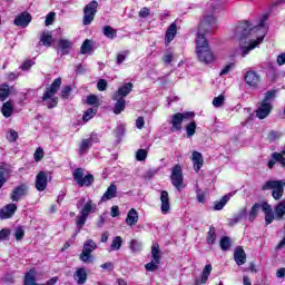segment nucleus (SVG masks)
Masks as SVG:
<instances>
[{
    "mask_svg": "<svg viewBox=\"0 0 285 285\" xmlns=\"http://www.w3.org/2000/svg\"><path fill=\"white\" fill-rule=\"evenodd\" d=\"M55 17H56V13L55 12H49L46 17V26H52V23H55Z\"/></svg>",
    "mask_w": 285,
    "mask_h": 285,
    "instance_id": "obj_55",
    "label": "nucleus"
},
{
    "mask_svg": "<svg viewBox=\"0 0 285 285\" xmlns=\"http://www.w3.org/2000/svg\"><path fill=\"white\" fill-rule=\"evenodd\" d=\"M30 21H32V17L30 16V13L23 12L14 19L13 23L19 28H28Z\"/></svg>",
    "mask_w": 285,
    "mask_h": 285,
    "instance_id": "obj_16",
    "label": "nucleus"
},
{
    "mask_svg": "<svg viewBox=\"0 0 285 285\" xmlns=\"http://www.w3.org/2000/svg\"><path fill=\"white\" fill-rule=\"evenodd\" d=\"M90 148H92V138L81 140L79 147V155H87Z\"/></svg>",
    "mask_w": 285,
    "mask_h": 285,
    "instance_id": "obj_30",
    "label": "nucleus"
},
{
    "mask_svg": "<svg viewBox=\"0 0 285 285\" xmlns=\"http://www.w3.org/2000/svg\"><path fill=\"white\" fill-rule=\"evenodd\" d=\"M216 22L217 18H215L213 13L205 14L198 27L197 35H200V37H205V35H208V32L213 31V28H215Z\"/></svg>",
    "mask_w": 285,
    "mask_h": 285,
    "instance_id": "obj_7",
    "label": "nucleus"
},
{
    "mask_svg": "<svg viewBox=\"0 0 285 285\" xmlns=\"http://www.w3.org/2000/svg\"><path fill=\"white\" fill-rule=\"evenodd\" d=\"M215 239H217V234L215 232V227L210 226L209 232L207 233V244H215Z\"/></svg>",
    "mask_w": 285,
    "mask_h": 285,
    "instance_id": "obj_43",
    "label": "nucleus"
},
{
    "mask_svg": "<svg viewBox=\"0 0 285 285\" xmlns=\"http://www.w3.org/2000/svg\"><path fill=\"white\" fill-rule=\"evenodd\" d=\"M73 179L78 184V186H80V188H83V186H92V184H95V176L88 174L83 177L82 168H77L73 171Z\"/></svg>",
    "mask_w": 285,
    "mask_h": 285,
    "instance_id": "obj_10",
    "label": "nucleus"
},
{
    "mask_svg": "<svg viewBox=\"0 0 285 285\" xmlns=\"http://www.w3.org/2000/svg\"><path fill=\"white\" fill-rule=\"evenodd\" d=\"M196 53L198 61H200V63H205V66L215 63V60L217 59L213 50H210L208 40L205 36H202V33L196 36Z\"/></svg>",
    "mask_w": 285,
    "mask_h": 285,
    "instance_id": "obj_2",
    "label": "nucleus"
},
{
    "mask_svg": "<svg viewBox=\"0 0 285 285\" xmlns=\"http://www.w3.org/2000/svg\"><path fill=\"white\" fill-rule=\"evenodd\" d=\"M40 43L47 48H50V46H52V33L50 31H43L40 37Z\"/></svg>",
    "mask_w": 285,
    "mask_h": 285,
    "instance_id": "obj_33",
    "label": "nucleus"
},
{
    "mask_svg": "<svg viewBox=\"0 0 285 285\" xmlns=\"http://www.w3.org/2000/svg\"><path fill=\"white\" fill-rule=\"evenodd\" d=\"M189 119H195V112L193 111H187V112H177L171 116V120L169 124H171V131L177 132L181 130V124L184 121H188Z\"/></svg>",
    "mask_w": 285,
    "mask_h": 285,
    "instance_id": "obj_6",
    "label": "nucleus"
},
{
    "mask_svg": "<svg viewBox=\"0 0 285 285\" xmlns=\"http://www.w3.org/2000/svg\"><path fill=\"white\" fill-rule=\"evenodd\" d=\"M70 92H72V88L70 86H66L62 88L60 92V97L62 99H68V97H70Z\"/></svg>",
    "mask_w": 285,
    "mask_h": 285,
    "instance_id": "obj_53",
    "label": "nucleus"
},
{
    "mask_svg": "<svg viewBox=\"0 0 285 285\" xmlns=\"http://www.w3.org/2000/svg\"><path fill=\"white\" fill-rule=\"evenodd\" d=\"M170 179L176 189L181 190V188H184V171H181L180 165H175L173 167Z\"/></svg>",
    "mask_w": 285,
    "mask_h": 285,
    "instance_id": "obj_11",
    "label": "nucleus"
},
{
    "mask_svg": "<svg viewBox=\"0 0 285 285\" xmlns=\"http://www.w3.org/2000/svg\"><path fill=\"white\" fill-rule=\"evenodd\" d=\"M7 139L8 141L14 142L19 139V134L14 129H11L7 134Z\"/></svg>",
    "mask_w": 285,
    "mask_h": 285,
    "instance_id": "obj_52",
    "label": "nucleus"
},
{
    "mask_svg": "<svg viewBox=\"0 0 285 285\" xmlns=\"http://www.w3.org/2000/svg\"><path fill=\"white\" fill-rule=\"evenodd\" d=\"M185 130H186L187 137H189V138L193 137L195 135V132L197 131V122H195V121L189 122L185 127Z\"/></svg>",
    "mask_w": 285,
    "mask_h": 285,
    "instance_id": "obj_41",
    "label": "nucleus"
},
{
    "mask_svg": "<svg viewBox=\"0 0 285 285\" xmlns=\"http://www.w3.org/2000/svg\"><path fill=\"white\" fill-rule=\"evenodd\" d=\"M10 97V87L8 85L0 86V101H6Z\"/></svg>",
    "mask_w": 285,
    "mask_h": 285,
    "instance_id": "obj_39",
    "label": "nucleus"
},
{
    "mask_svg": "<svg viewBox=\"0 0 285 285\" xmlns=\"http://www.w3.org/2000/svg\"><path fill=\"white\" fill-rule=\"evenodd\" d=\"M10 237V229H1L0 230V242L3 239H8Z\"/></svg>",
    "mask_w": 285,
    "mask_h": 285,
    "instance_id": "obj_61",
    "label": "nucleus"
},
{
    "mask_svg": "<svg viewBox=\"0 0 285 285\" xmlns=\"http://www.w3.org/2000/svg\"><path fill=\"white\" fill-rule=\"evenodd\" d=\"M37 284V272L35 269H30L24 275V285H36Z\"/></svg>",
    "mask_w": 285,
    "mask_h": 285,
    "instance_id": "obj_31",
    "label": "nucleus"
},
{
    "mask_svg": "<svg viewBox=\"0 0 285 285\" xmlns=\"http://www.w3.org/2000/svg\"><path fill=\"white\" fill-rule=\"evenodd\" d=\"M276 61H277L278 66H285V53L278 55Z\"/></svg>",
    "mask_w": 285,
    "mask_h": 285,
    "instance_id": "obj_64",
    "label": "nucleus"
},
{
    "mask_svg": "<svg viewBox=\"0 0 285 285\" xmlns=\"http://www.w3.org/2000/svg\"><path fill=\"white\" fill-rule=\"evenodd\" d=\"M77 208H81V210L80 216L76 218V225L78 228L76 230V235L81 233V228H83V226L86 225V219H88V215H90V213L97 212V204H95L91 199H88L86 202V198H80L77 202Z\"/></svg>",
    "mask_w": 285,
    "mask_h": 285,
    "instance_id": "obj_3",
    "label": "nucleus"
},
{
    "mask_svg": "<svg viewBox=\"0 0 285 285\" xmlns=\"http://www.w3.org/2000/svg\"><path fill=\"white\" fill-rule=\"evenodd\" d=\"M102 35L107 37V39H115L117 37V31L110 26H105L102 28Z\"/></svg>",
    "mask_w": 285,
    "mask_h": 285,
    "instance_id": "obj_36",
    "label": "nucleus"
},
{
    "mask_svg": "<svg viewBox=\"0 0 285 285\" xmlns=\"http://www.w3.org/2000/svg\"><path fill=\"white\" fill-rule=\"evenodd\" d=\"M59 88H61V78H57L53 80V82L50 85L49 88L43 92L42 101H48V99H52L59 91Z\"/></svg>",
    "mask_w": 285,
    "mask_h": 285,
    "instance_id": "obj_12",
    "label": "nucleus"
},
{
    "mask_svg": "<svg viewBox=\"0 0 285 285\" xmlns=\"http://www.w3.org/2000/svg\"><path fill=\"white\" fill-rule=\"evenodd\" d=\"M86 104H88V106L99 108V98L96 95H90L87 97Z\"/></svg>",
    "mask_w": 285,
    "mask_h": 285,
    "instance_id": "obj_46",
    "label": "nucleus"
},
{
    "mask_svg": "<svg viewBox=\"0 0 285 285\" xmlns=\"http://www.w3.org/2000/svg\"><path fill=\"white\" fill-rule=\"evenodd\" d=\"M230 197H233L232 194L225 195L220 202L215 203L214 205V210H223L224 206H226V204H228V202L230 200Z\"/></svg>",
    "mask_w": 285,
    "mask_h": 285,
    "instance_id": "obj_35",
    "label": "nucleus"
},
{
    "mask_svg": "<svg viewBox=\"0 0 285 285\" xmlns=\"http://www.w3.org/2000/svg\"><path fill=\"white\" fill-rule=\"evenodd\" d=\"M244 79L247 86H250V88H257V85L259 83V75H257L255 71H247Z\"/></svg>",
    "mask_w": 285,
    "mask_h": 285,
    "instance_id": "obj_19",
    "label": "nucleus"
},
{
    "mask_svg": "<svg viewBox=\"0 0 285 285\" xmlns=\"http://www.w3.org/2000/svg\"><path fill=\"white\" fill-rule=\"evenodd\" d=\"M151 257L156 264H159V261L161 259V256L159 255V246H153Z\"/></svg>",
    "mask_w": 285,
    "mask_h": 285,
    "instance_id": "obj_49",
    "label": "nucleus"
},
{
    "mask_svg": "<svg viewBox=\"0 0 285 285\" xmlns=\"http://www.w3.org/2000/svg\"><path fill=\"white\" fill-rule=\"evenodd\" d=\"M210 273H213V265H206L200 276V284H206V282H208V277H210Z\"/></svg>",
    "mask_w": 285,
    "mask_h": 285,
    "instance_id": "obj_34",
    "label": "nucleus"
},
{
    "mask_svg": "<svg viewBox=\"0 0 285 285\" xmlns=\"http://www.w3.org/2000/svg\"><path fill=\"white\" fill-rule=\"evenodd\" d=\"M47 187H48V175L46 174V171H40L36 176V188L40 193H43V190H46Z\"/></svg>",
    "mask_w": 285,
    "mask_h": 285,
    "instance_id": "obj_14",
    "label": "nucleus"
},
{
    "mask_svg": "<svg viewBox=\"0 0 285 285\" xmlns=\"http://www.w3.org/2000/svg\"><path fill=\"white\" fill-rule=\"evenodd\" d=\"M160 210L163 215H168V213H170V197L168 196V191H160Z\"/></svg>",
    "mask_w": 285,
    "mask_h": 285,
    "instance_id": "obj_15",
    "label": "nucleus"
},
{
    "mask_svg": "<svg viewBox=\"0 0 285 285\" xmlns=\"http://www.w3.org/2000/svg\"><path fill=\"white\" fill-rule=\"evenodd\" d=\"M233 66H235L234 63H229L227 66H225L222 70H220V77H224V75H228L229 70H233Z\"/></svg>",
    "mask_w": 285,
    "mask_h": 285,
    "instance_id": "obj_62",
    "label": "nucleus"
},
{
    "mask_svg": "<svg viewBox=\"0 0 285 285\" xmlns=\"http://www.w3.org/2000/svg\"><path fill=\"white\" fill-rule=\"evenodd\" d=\"M92 51V41L86 39L81 45L80 52L81 55H88V52Z\"/></svg>",
    "mask_w": 285,
    "mask_h": 285,
    "instance_id": "obj_42",
    "label": "nucleus"
},
{
    "mask_svg": "<svg viewBox=\"0 0 285 285\" xmlns=\"http://www.w3.org/2000/svg\"><path fill=\"white\" fill-rule=\"evenodd\" d=\"M250 22L243 21L239 22L235 29L234 37L238 39V41H244L247 37H256V40H250L248 47H244L242 51V57H246L250 50H255L256 46H259L264 41V37H266V32H268V27H266V17H264L261 22L252 27Z\"/></svg>",
    "mask_w": 285,
    "mask_h": 285,
    "instance_id": "obj_1",
    "label": "nucleus"
},
{
    "mask_svg": "<svg viewBox=\"0 0 285 285\" xmlns=\"http://www.w3.org/2000/svg\"><path fill=\"white\" fill-rule=\"evenodd\" d=\"M17 213V204H8L0 210L1 219H10Z\"/></svg>",
    "mask_w": 285,
    "mask_h": 285,
    "instance_id": "obj_17",
    "label": "nucleus"
},
{
    "mask_svg": "<svg viewBox=\"0 0 285 285\" xmlns=\"http://www.w3.org/2000/svg\"><path fill=\"white\" fill-rule=\"evenodd\" d=\"M262 210L265 214V224L268 226L273 224L275 219V214L273 213V207L268 203H262Z\"/></svg>",
    "mask_w": 285,
    "mask_h": 285,
    "instance_id": "obj_18",
    "label": "nucleus"
},
{
    "mask_svg": "<svg viewBox=\"0 0 285 285\" xmlns=\"http://www.w3.org/2000/svg\"><path fill=\"white\" fill-rule=\"evenodd\" d=\"M130 248H131L132 253H139V250H141V242H139L137 239H132L130 242Z\"/></svg>",
    "mask_w": 285,
    "mask_h": 285,
    "instance_id": "obj_50",
    "label": "nucleus"
},
{
    "mask_svg": "<svg viewBox=\"0 0 285 285\" xmlns=\"http://www.w3.org/2000/svg\"><path fill=\"white\" fill-rule=\"evenodd\" d=\"M1 112L3 115V117H6V119H8L9 117H12V112H14V105L12 104V101H7L2 105V109Z\"/></svg>",
    "mask_w": 285,
    "mask_h": 285,
    "instance_id": "obj_28",
    "label": "nucleus"
},
{
    "mask_svg": "<svg viewBox=\"0 0 285 285\" xmlns=\"http://www.w3.org/2000/svg\"><path fill=\"white\" fill-rule=\"evenodd\" d=\"M117 197V185L111 184L101 197V202H108L109 199H115Z\"/></svg>",
    "mask_w": 285,
    "mask_h": 285,
    "instance_id": "obj_26",
    "label": "nucleus"
},
{
    "mask_svg": "<svg viewBox=\"0 0 285 285\" xmlns=\"http://www.w3.org/2000/svg\"><path fill=\"white\" fill-rule=\"evenodd\" d=\"M33 157L36 159V161H41V159H43V149L41 147L37 148Z\"/></svg>",
    "mask_w": 285,
    "mask_h": 285,
    "instance_id": "obj_57",
    "label": "nucleus"
},
{
    "mask_svg": "<svg viewBox=\"0 0 285 285\" xmlns=\"http://www.w3.org/2000/svg\"><path fill=\"white\" fill-rule=\"evenodd\" d=\"M97 8H99V3L97 1L89 2L83 9V26H90L92 21H95V14H97Z\"/></svg>",
    "mask_w": 285,
    "mask_h": 285,
    "instance_id": "obj_9",
    "label": "nucleus"
},
{
    "mask_svg": "<svg viewBox=\"0 0 285 285\" xmlns=\"http://www.w3.org/2000/svg\"><path fill=\"white\" fill-rule=\"evenodd\" d=\"M126 57H128V53H126V52L118 53L117 59H116L118 66H121V63L126 61Z\"/></svg>",
    "mask_w": 285,
    "mask_h": 285,
    "instance_id": "obj_59",
    "label": "nucleus"
},
{
    "mask_svg": "<svg viewBox=\"0 0 285 285\" xmlns=\"http://www.w3.org/2000/svg\"><path fill=\"white\" fill-rule=\"evenodd\" d=\"M138 14H139V17H140L141 19H146L147 17L150 16V9L144 7V8L139 11Z\"/></svg>",
    "mask_w": 285,
    "mask_h": 285,
    "instance_id": "obj_58",
    "label": "nucleus"
},
{
    "mask_svg": "<svg viewBox=\"0 0 285 285\" xmlns=\"http://www.w3.org/2000/svg\"><path fill=\"white\" fill-rule=\"evenodd\" d=\"M271 99H275V91H267L265 94L264 100L255 111L258 119H266V117L271 115V110H273V104H271Z\"/></svg>",
    "mask_w": 285,
    "mask_h": 285,
    "instance_id": "obj_4",
    "label": "nucleus"
},
{
    "mask_svg": "<svg viewBox=\"0 0 285 285\" xmlns=\"http://www.w3.org/2000/svg\"><path fill=\"white\" fill-rule=\"evenodd\" d=\"M144 126H146V121L144 120V117H138L136 120V128H138V130H141Z\"/></svg>",
    "mask_w": 285,
    "mask_h": 285,
    "instance_id": "obj_60",
    "label": "nucleus"
},
{
    "mask_svg": "<svg viewBox=\"0 0 285 285\" xmlns=\"http://www.w3.org/2000/svg\"><path fill=\"white\" fill-rule=\"evenodd\" d=\"M146 271L153 273L159 268V263L151 261L150 263L145 265Z\"/></svg>",
    "mask_w": 285,
    "mask_h": 285,
    "instance_id": "obj_51",
    "label": "nucleus"
},
{
    "mask_svg": "<svg viewBox=\"0 0 285 285\" xmlns=\"http://www.w3.org/2000/svg\"><path fill=\"white\" fill-rule=\"evenodd\" d=\"M137 222H139V214L137 213V209L131 208L127 214L126 224L128 226H135Z\"/></svg>",
    "mask_w": 285,
    "mask_h": 285,
    "instance_id": "obj_27",
    "label": "nucleus"
},
{
    "mask_svg": "<svg viewBox=\"0 0 285 285\" xmlns=\"http://www.w3.org/2000/svg\"><path fill=\"white\" fill-rule=\"evenodd\" d=\"M71 48H72V42H70V40L60 39L58 41V52H61L62 55H69Z\"/></svg>",
    "mask_w": 285,
    "mask_h": 285,
    "instance_id": "obj_24",
    "label": "nucleus"
},
{
    "mask_svg": "<svg viewBox=\"0 0 285 285\" xmlns=\"http://www.w3.org/2000/svg\"><path fill=\"white\" fill-rule=\"evenodd\" d=\"M224 101H226V98L224 95H219L213 99V106L214 108H222L224 106Z\"/></svg>",
    "mask_w": 285,
    "mask_h": 285,
    "instance_id": "obj_47",
    "label": "nucleus"
},
{
    "mask_svg": "<svg viewBox=\"0 0 285 285\" xmlns=\"http://www.w3.org/2000/svg\"><path fill=\"white\" fill-rule=\"evenodd\" d=\"M285 150L281 151V153H273L272 154V159H274L275 161H277L278 164H281V166L283 168H285Z\"/></svg>",
    "mask_w": 285,
    "mask_h": 285,
    "instance_id": "obj_37",
    "label": "nucleus"
},
{
    "mask_svg": "<svg viewBox=\"0 0 285 285\" xmlns=\"http://www.w3.org/2000/svg\"><path fill=\"white\" fill-rule=\"evenodd\" d=\"M175 37H177V22H173L165 35V43H170V41H173L175 39Z\"/></svg>",
    "mask_w": 285,
    "mask_h": 285,
    "instance_id": "obj_25",
    "label": "nucleus"
},
{
    "mask_svg": "<svg viewBox=\"0 0 285 285\" xmlns=\"http://www.w3.org/2000/svg\"><path fill=\"white\" fill-rule=\"evenodd\" d=\"M220 248L226 252L230 249V238L228 236H224L220 238Z\"/></svg>",
    "mask_w": 285,
    "mask_h": 285,
    "instance_id": "obj_45",
    "label": "nucleus"
},
{
    "mask_svg": "<svg viewBox=\"0 0 285 285\" xmlns=\"http://www.w3.org/2000/svg\"><path fill=\"white\" fill-rule=\"evenodd\" d=\"M31 66H35V61H32V60H26V61L22 63V70H29Z\"/></svg>",
    "mask_w": 285,
    "mask_h": 285,
    "instance_id": "obj_63",
    "label": "nucleus"
},
{
    "mask_svg": "<svg viewBox=\"0 0 285 285\" xmlns=\"http://www.w3.org/2000/svg\"><path fill=\"white\" fill-rule=\"evenodd\" d=\"M24 235H26V232L23 230L22 227H18L16 229L14 236H16L17 242H21V238L24 237Z\"/></svg>",
    "mask_w": 285,
    "mask_h": 285,
    "instance_id": "obj_56",
    "label": "nucleus"
},
{
    "mask_svg": "<svg viewBox=\"0 0 285 285\" xmlns=\"http://www.w3.org/2000/svg\"><path fill=\"white\" fill-rule=\"evenodd\" d=\"M114 101H116V105L114 107L115 115H121V112L126 110V99L118 98L114 99Z\"/></svg>",
    "mask_w": 285,
    "mask_h": 285,
    "instance_id": "obj_29",
    "label": "nucleus"
},
{
    "mask_svg": "<svg viewBox=\"0 0 285 285\" xmlns=\"http://www.w3.org/2000/svg\"><path fill=\"white\" fill-rule=\"evenodd\" d=\"M132 92V83L127 82L124 86L119 87L112 99H124V97H128V94Z\"/></svg>",
    "mask_w": 285,
    "mask_h": 285,
    "instance_id": "obj_20",
    "label": "nucleus"
},
{
    "mask_svg": "<svg viewBox=\"0 0 285 285\" xmlns=\"http://www.w3.org/2000/svg\"><path fill=\"white\" fill-rule=\"evenodd\" d=\"M95 115H97V108H89L85 111L82 119L83 121H90Z\"/></svg>",
    "mask_w": 285,
    "mask_h": 285,
    "instance_id": "obj_44",
    "label": "nucleus"
},
{
    "mask_svg": "<svg viewBox=\"0 0 285 285\" xmlns=\"http://www.w3.org/2000/svg\"><path fill=\"white\" fill-rule=\"evenodd\" d=\"M73 279L79 285H83L88 281V272L83 267H79L76 269L73 274Z\"/></svg>",
    "mask_w": 285,
    "mask_h": 285,
    "instance_id": "obj_22",
    "label": "nucleus"
},
{
    "mask_svg": "<svg viewBox=\"0 0 285 285\" xmlns=\"http://www.w3.org/2000/svg\"><path fill=\"white\" fill-rule=\"evenodd\" d=\"M97 88L100 92H104L108 89V81H106V79L98 80Z\"/></svg>",
    "mask_w": 285,
    "mask_h": 285,
    "instance_id": "obj_54",
    "label": "nucleus"
},
{
    "mask_svg": "<svg viewBox=\"0 0 285 285\" xmlns=\"http://www.w3.org/2000/svg\"><path fill=\"white\" fill-rule=\"evenodd\" d=\"M234 259L237 266H243V264H246V252H244V248L240 246L236 247L234 252Z\"/></svg>",
    "mask_w": 285,
    "mask_h": 285,
    "instance_id": "obj_23",
    "label": "nucleus"
},
{
    "mask_svg": "<svg viewBox=\"0 0 285 285\" xmlns=\"http://www.w3.org/2000/svg\"><path fill=\"white\" fill-rule=\"evenodd\" d=\"M274 210L276 219H282L285 215V202H281L278 205H276Z\"/></svg>",
    "mask_w": 285,
    "mask_h": 285,
    "instance_id": "obj_38",
    "label": "nucleus"
},
{
    "mask_svg": "<svg viewBox=\"0 0 285 285\" xmlns=\"http://www.w3.org/2000/svg\"><path fill=\"white\" fill-rule=\"evenodd\" d=\"M259 210H262V203L254 204L249 210L248 219L250 222H255V219H257V216L259 215Z\"/></svg>",
    "mask_w": 285,
    "mask_h": 285,
    "instance_id": "obj_32",
    "label": "nucleus"
},
{
    "mask_svg": "<svg viewBox=\"0 0 285 285\" xmlns=\"http://www.w3.org/2000/svg\"><path fill=\"white\" fill-rule=\"evenodd\" d=\"M94 250H97V243L92 239H87L83 243L82 252L79 255L80 262L83 264H92L95 262V256H92Z\"/></svg>",
    "mask_w": 285,
    "mask_h": 285,
    "instance_id": "obj_5",
    "label": "nucleus"
},
{
    "mask_svg": "<svg viewBox=\"0 0 285 285\" xmlns=\"http://www.w3.org/2000/svg\"><path fill=\"white\" fill-rule=\"evenodd\" d=\"M124 244V239H121L120 236H116L114 237L111 245H110V250H119V248H121V245Z\"/></svg>",
    "mask_w": 285,
    "mask_h": 285,
    "instance_id": "obj_40",
    "label": "nucleus"
},
{
    "mask_svg": "<svg viewBox=\"0 0 285 285\" xmlns=\"http://www.w3.org/2000/svg\"><path fill=\"white\" fill-rule=\"evenodd\" d=\"M262 190H273L272 197L276 200L282 199L284 195V187H282V183L277 180H267L263 186Z\"/></svg>",
    "mask_w": 285,
    "mask_h": 285,
    "instance_id": "obj_8",
    "label": "nucleus"
},
{
    "mask_svg": "<svg viewBox=\"0 0 285 285\" xmlns=\"http://www.w3.org/2000/svg\"><path fill=\"white\" fill-rule=\"evenodd\" d=\"M191 160L194 164V170L199 173V170H202V166H204V156L199 151H193Z\"/></svg>",
    "mask_w": 285,
    "mask_h": 285,
    "instance_id": "obj_21",
    "label": "nucleus"
},
{
    "mask_svg": "<svg viewBox=\"0 0 285 285\" xmlns=\"http://www.w3.org/2000/svg\"><path fill=\"white\" fill-rule=\"evenodd\" d=\"M147 157H148V150H146V149H138L136 151V159H137V161H146Z\"/></svg>",
    "mask_w": 285,
    "mask_h": 285,
    "instance_id": "obj_48",
    "label": "nucleus"
},
{
    "mask_svg": "<svg viewBox=\"0 0 285 285\" xmlns=\"http://www.w3.org/2000/svg\"><path fill=\"white\" fill-rule=\"evenodd\" d=\"M26 195H28V186L20 185L12 190L10 194V199L13 202H19L20 199H23Z\"/></svg>",
    "mask_w": 285,
    "mask_h": 285,
    "instance_id": "obj_13",
    "label": "nucleus"
}]
</instances>
